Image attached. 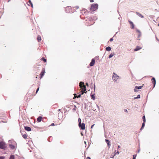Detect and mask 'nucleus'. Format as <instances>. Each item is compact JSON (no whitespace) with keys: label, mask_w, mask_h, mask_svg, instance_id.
Masks as SVG:
<instances>
[{"label":"nucleus","mask_w":159,"mask_h":159,"mask_svg":"<svg viewBox=\"0 0 159 159\" xmlns=\"http://www.w3.org/2000/svg\"><path fill=\"white\" fill-rule=\"evenodd\" d=\"M25 130L28 131H30L31 130V128L30 127L28 126L25 127Z\"/></svg>","instance_id":"obj_11"},{"label":"nucleus","mask_w":159,"mask_h":159,"mask_svg":"<svg viewBox=\"0 0 159 159\" xmlns=\"http://www.w3.org/2000/svg\"><path fill=\"white\" fill-rule=\"evenodd\" d=\"M94 2L93 0H90V2Z\"/></svg>","instance_id":"obj_41"},{"label":"nucleus","mask_w":159,"mask_h":159,"mask_svg":"<svg viewBox=\"0 0 159 159\" xmlns=\"http://www.w3.org/2000/svg\"><path fill=\"white\" fill-rule=\"evenodd\" d=\"M81 134H82V135H83V134H82V133H81Z\"/></svg>","instance_id":"obj_51"},{"label":"nucleus","mask_w":159,"mask_h":159,"mask_svg":"<svg viewBox=\"0 0 159 159\" xmlns=\"http://www.w3.org/2000/svg\"><path fill=\"white\" fill-rule=\"evenodd\" d=\"M39 88H38L37 89V90H36V93H37L38 92V91L39 90Z\"/></svg>","instance_id":"obj_35"},{"label":"nucleus","mask_w":159,"mask_h":159,"mask_svg":"<svg viewBox=\"0 0 159 159\" xmlns=\"http://www.w3.org/2000/svg\"><path fill=\"white\" fill-rule=\"evenodd\" d=\"M4 157L0 156V159H4Z\"/></svg>","instance_id":"obj_31"},{"label":"nucleus","mask_w":159,"mask_h":159,"mask_svg":"<svg viewBox=\"0 0 159 159\" xmlns=\"http://www.w3.org/2000/svg\"><path fill=\"white\" fill-rule=\"evenodd\" d=\"M137 14L139 16L141 17H143V15H142L141 14L137 12Z\"/></svg>","instance_id":"obj_23"},{"label":"nucleus","mask_w":159,"mask_h":159,"mask_svg":"<svg viewBox=\"0 0 159 159\" xmlns=\"http://www.w3.org/2000/svg\"><path fill=\"white\" fill-rule=\"evenodd\" d=\"M87 159H89V157H87V158H86Z\"/></svg>","instance_id":"obj_43"},{"label":"nucleus","mask_w":159,"mask_h":159,"mask_svg":"<svg viewBox=\"0 0 159 159\" xmlns=\"http://www.w3.org/2000/svg\"><path fill=\"white\" fill-rule=\"evenodd\" d=\"M60 111V109H58V111Z\"/></svg>","instance_id":"obj_47"},{"label":"nucleus","mask_w":159,"mask_h":159,"mask_svg":"<svg viewBox=\"0 0 159 159\" xmlns=\"http://www.w3.org/2000/svg\"><path fill=\"white\" fill-rule=\"evenodd\" d=\"M11 140H9V142H10V141H11Z\"/></svg>","instance_id":"obj_52"},{"label":"nucleus","mask_w":159,"mask_h":159,"mask_svg":"<svg viewBox=\"0 0 159 159\" xmlns=\"http://www.w3.org/2000/svg\"><path fill=\"white\" fill-rule=\"evenodd\" d=\"M94 125H93L91 126V128H92V129L93 128V126H94Z\"/></svg>","instance_id":"obj_39"},{"label":"nucleus","mask_w":159,"mask_h":159,"mask_svg":"<svg viewBox=\"0 0 159 159\" xmlns=\"http://www.w3.org/2000/svg\"><path fill=\"white\" fill-rule=\"evenodd\" d=\"M6 148L5 144L3 142H0V148L5 149Z\"/></svg>","instance_id":"obj_4"},{"label":"nucleus","mask_w":159,"mask_h":159,"mask_svg":"<svg viewBox=\"0 0 159 159\" xmlns=\"http://www.w3.org/2000/svg\"><path fill=\"white\" fill-rule=\"evenodd\" d=\"M42 117L41 116L39 117L37 119V120L38 122H40L41 121Z\"/></svg>","instance_id":"obj_16"},{"label":"nucleus","mask_w":159,"mask_h":159,"mask_svg":"<svg viewBox=\"0 0 159 159\" xmlns=\"http://www.w3.org/2000/svg\"><path fill=\"white\" fill-rule=\"evenodd\" d=\"M113 40V38H111V39H110V41H112Z\"/></svg>","instance_id":"obj_36"},{"label":"nucleus","mask_w":159,"mask_h":159,"mask_svg":"<svg viewBox=\"0 0 159 159\" xmlns=\"http://www.w3.org/2000/svg\"><path fill=\"white\" fill-rule=\"evenodd\" d=\"M124 111H125V112H128V111H127V110H126V109H125L124 110Z\"/></svg>","instance_id":"obj_37"},{"label":"nucleus","mask_w":159,"mask_h":159,"mask_svg":"<svg viewBox=\"0 0 159 159\" xmlns=\"http://www.w3.org/2000/svg\"><path fill=\"white\" fill-rule=\"evenodd\" d=\"M41 60H43L44 62H45L46 61V60L44 58V57H42L41 58Z\"/></svg>","instance_id":"obj_27"},{"label":"nucleus","mask_w":159,"mask_h":159,"mask_svg":"<svg viewBox=\"0 0 159 159\" xmlns=\"http://www.w3.org/2000/svg\"><path fill=\"white\" fill-rule=\"evenodd\" d=\"M10 0H8V2H10Z\"/></svg>","instance_id":"obj_48"},{"label":"nucleus","mask_w":159,"mask_h":159,"mask_svg":"<svg viewBox=\"0 0 159 159\" xmlns=\"http://www.w3.org/2000/svg\"><path fill=\"white\" fill-rule=\"evenodd\" d=\"M105 141L108 145V147L109 148H110L111 145H110V144H109V143L110 142L107 139H105Z\"/></svg>","instance_id":"obj_13"},{"label":"nucleus","mask_w":159,"mask_h":159,"mask_svg":"<svg viewBox=\"0 0 159 159\" xmlns=\"http://www.w3.org/2000/svg\"><path fill=\"white\" fill-rule=\"evenodd\" d=\"M83 12L84 13H87V12H87V10H86V9H84V10H83V11H82V12Z\"/></svg>","instance_id":"obj_28"},{"label":"nucleus","mask_w":159,"mask_h":159,"mask_svg":"<svg viewBox=\"0 0 159 159\" xmlns=\"http://www.w3.org/2000/svg\"><path fill=\"white\" fill-rule=\"evenodd\" d=\"M79 127L82 129H85V125L84 123H81L80 125L78 124Z\"/></svg>","instance_id":"obj_6"},{"label":"nucleus","mask_w":159,"mask_h":159,"mask_svg":"<svg viewBox=\"0 0 159 159\" xmlns=\"http://www.w3.org/2000/svg\"><path fill=\"white\" fill-rule=\"evenodd\" d=\"M143 85L141 86H139V87L136 86L134 89V91L135 92H138V90L141 89L143 87Z\"/></svg>","instance_id":"obj_7"},{"label":"nucleus","mask_w":159,"mask_h":159,"mask_svg":"<svg viewBox=\"0 0 159 159\" xmlns=\"http://www.w3.org/2000/svg\"><path fill=\"white\" fill-rule=\"evenodd\" d=\"M116 153H117L118 154H119V152H117Z\"/></svg>","instance_id":"obj_46"},{"label":"nucleus","mask_w":159,"mask_h":159,"mask_svg":"<svg viewBox=\"0 0 159 159\" xmlns=\"http://www.w3.org/2000/svg\"><path fill=\"white\" fill-rule=\"evenodd\" d=\"M29 3L30 4H31V3H32L30 0H29Z\"/></svg>","instance_id":"obj_33"},{"label":"nucleus","mask_w":159,"mask_h":159,"mask_svg":"<svg viewBox=\"0 0 159 159\" xmlns=\"http://www.w3.org/2000/svg\"><path fill=\"white\" fill-rule=\"evenodd\" d=\"M111 48L110 47H107L106 48V50L107 51H110L111 50Z\"/></svg>","instance_id":"obj_18"},{"label":"nucleus","mask_w":159,"mask_h":159,"mask_svg":"<svg viewBox=\"0 0 159 159\" xmlns=\"http://www.w3.org/2000/svg\"><path fill=\"white\" fill-rule=\"evenodd\" d=\"M128 22L130 24L131 26V28L132 29H134V24H133V22H132L131 21L129 20H128Z\"/></svg>","instance_id":"obj_10"},{"label":"nucleus","mask_w":159,"mask_h":159,"mask_svg":"<svg viewBox=\"0 0 159 159\" xmlns=\"http://www.w3.org/2000/svg\"><path fill=\"white\" fill-rule=\"evenodd\" d=\"M30 5L31 6V7L33 8V4L32 3H31V4H30Z\"/></svg>","instance_id":"obj_38"},{"label":"nucleus","mask_w":159,"mask_h":159,"mask_svg":"<svg viewBox=\"0 0 159 159\" xmlns=\"http://www.w3.org/2000/svg\"><path fill=\"white\" fill-rule=\"evenodd\" d=\"M52 137H50V138H49L48 139V141H49L50 142V140H49L50 139H52Z\"/></svg>","instance_id":"obj_40"},{"label":"nucleus","mask_w":159,"mask_h":159,"mask_svg":"<svg viewBox=\"0 0 159 159\" xmlns=\"http://www.w3.org/2000/svg\"><path fill=\"white\" fill-rule=\"evenodd\" d=\"M75 7H76V9H78L79 8V7L78 6H76Z\"/></svg>","instance_id":"obj_42"},{"label":"nucleus","mask_w":159,"mask_h":159,"mask_svg":"<svg viewBox=\"0 0 159 159\" xmlns=\"http://www.w3.org/2000/svg\"><path fill=\"white\" fill-rule=\"evenodd\" d=\"M95 58L96 57L92 59L91 62L90 63V66H93L94 65L95 62Z\"/></svg>","instance_id":"obj_8"},{"label":"nucleus","mask_w":159,"mask_h":159,"mask_svg":"<svg viewBox=\"0 0 159 159\" xmlns=\"http://www.w3.org/2000/svg\"><path fill=\"white\" fill-rule=\"evenodd\" d=\"M119 78V76L116 74L115 73H113V74L112 79L116 81Z\"/></svg>","instance_id":"obj_5"},{"label":"nucleus","mask_w":159,"mask_h":159,"mask_svg":"<svg viewBox=\"0 0 159 159\" xmlns=\"http://www.w3.org/2000/svg\"><path fill=\"white\" fill-rule=\"evenodd\" d=\"M79 86L80 88L81 89V92L82 93L81 94H80L78 95H76V94L75 95V98H80L81 96V94H83L84 93H86V86L84 84V83L82 82H80V83Z\"/></svg>","instance_id":"obj_1"},{"label":"nucleus","mask_w":159,"mask_h":159,"mask_svg":"<svg viewBox=\"0 0 159 159\" xmlns=\"http://www.w3.org/2000/svg\"><path fill=\"white\" fill-rule=\"evenodd\" d=\"M137 32L139 33V37L140 36H141V32L139 30H137Z\"/></svg>","instance_id":"obj_30"},{"label":"nucleus","mask_w":159,"mask_h":159,"mask_svg":"<svg viewBox=\"0 0 159 159\" xmlns=\"http://www.w3.org/2000/svg\"><path fill=\"white\" fill-rule=\"evenodd\" d=\"M140 95H137V97L136 98H134L135 99H137V98H140Z\"/></svg>","instance_id":"obj_29"},{"label":"nucleus","mask_w":159,"mask_h":159,"mask_svg":"<svg viewBox=\"0 0 159 159\" xmlns=\"http://www.w3.org/2000/svg\"><path fill=\"white\" fill-rule=\"evenodd\" d=\"M141 48L139 47V46H137L136 48L134 49V50L135 51H137Z\"/></svg>","instance_id":"obj_15"},{"label":"nucleus","mask_w":159,"mask_h":159,"mask_svg":"<svg viewBox=\"0 0 159 159\" xmlns=\"http://www.w3.org/2000/svg\"><path fill=\"white\" fill-rule=\"evenodd\" d=\"M23 137L25 139H26L27 138V135L26 134H24L23 136Z\"/></svg>","instance_id":"obj_26"},{"label":"nucleus","mask_w":159,"mask_h":159,"mask_svg":"<svg viewBox=\"0 0 159 159\" xmlns=\"http://www.w3.org/2000/svg\"><path fill=\"white\" fill-rule=\"evenodd\" d=\"M87 25L88 26L89 25V24H87Z\"/></svg>","instance_id":"obj_50"},{"label":"nucleus","mask_w":159,"mask_h":159,"mask_svg":"<svg viewBox=\"0 0 159 159\" xmlns=\"http://www.w3.org/2000/svg\"><path fill=\"white\" fill-rule=\"evenodd\" d=\"M37 40H38L39 42V41L41 40V37L39 35L37 37Z\"/></svg>","instance_id":"obj_17"},{"label":"nucleus","mask_w":159,"mask_h":159,"mask_svg":"<svg viewBox=\"0 0 159 159\" xmlns=\"http://www.w3.org/2000/svg\"><path fill=\"white\" fill-rule=\"evenodd\" d=\"M115 155V154L114 155H111L110 157L111 158H113L114 157V156Z\"/></svg>","instance_id":"obj_32"},{"label":"nucleus","mask_w":159,"mask_h":159,"mask_svg":"<svg viewBox=\"0 0 159 159\" xmlns=\"http://www.w3.org/2000/svg\"><path fill=\"white\" fill-rule=\"evenodd\" d=\"M84 143L85 144H86V142L85 141L84 142Z\"/></svg>","instance_id":"obj_49"},{"label":"nucleus","mask_w":159,"mask_h":159,"mask_svg":"<svg viewBox=\"0 0 159 159\" xmlns=\"http://www.w3.org/2000/svg\"><path fill=\"white\" fill-rule=\"evenodd\" d=\"M151 81H152V82L153 84V87H154L155 86L156 84V80L154 78H153L152 80Z\"/></svg>","instance_id":"obj_9"},{"label":"nucleus","mask_w":159,"mask_h":159,"mask_svg":"<svg viewBox=\"0 0 159 159\" xmlns=\"http://www.w3.org/2000/svg\"><path fill=\"white\" fill-rule=\"evenodd\" d=\"M86 84L88 86V83H86Z\"/></svg>","instance_id":"obj_44"},{"label":"nucleus","mask_w":159,"mask_h":159,"mask_svg":"<svg viewBox=\"0 0 159 159\" xmlns=\"http://www.w3.org/2000/svg\"><path fill=\"white\" fill-rule=\"evenodd\" d=\"M114 55V53H111L110 55L109 56V58H110L111 57H112Z\"/></svg>","instance_id":"obj_19"},{"label":"nucleus","mask_w":159,"mask_h":159,"mask_svg":"<svg viewBox=\"0 0 159 159\" xmlns=\"http://www.w3.org/2000/svg\"><path fill=\"white\" fill-rule=\"evenodd\" d=\"M44 73H45V71L44 70H42V71L41 73V74H40L41 78L43 76V75H44Z\"/></svg>","instance_id":"obj_14"},{"label":"nucleus","mask_w":159,"mask_h":159,"mask_svg":"<svg viewBox=\"0 0 159 159\" xmlns=\"http://www.w3.org/2000/svg\"><path fill=\"white\" fill-rule=\"evenodd\" d=\"M9 147L12 149H14L15 148V145H12L11 144H10L9 145Z\"/></svg>","instance_id":"obj_12"},{"label":"nucleus","mask_w":159,"mask_h":159,"mask_svg":"<svg viewBox=\"0 0 159 159\" xmlns=\"http://www.w3.org/2000/svg\"><path fill=\"white\" fill-rule=\"evenodd\" d=\"M54 125V124L53 123H52L51 125H50V126H53Z\"/></svg>","instance_id":"obj_34"},{"label":"nucleus","mask_w":159,"mask_h":159,"mask_svg":"<svg viewBox=\"0 0 159 159\" xmlns=\"http://www.w3.org/2000/svg\"><path fill=\"white\" fill-rule=\"evenodd\" d=\"M65 11L67 13H71L73 12L74 11L72 10L71 7H67L65 9Z\"/></svg>","instance_id":"obj_3"},{"label":"nucleus","mask_w":159,"mask_h":159,"mask_svg":"<svg viewBox=\"0 0 159 159\" xmlns=\"http://www.w3.org/2000/svg\"><path fill=\"white\" fill-rule=\"evenodd\" d=\"M91 98L93 100H94L95 99V96L93 94H92L91 95Z\"/></svg>","instance_id":"obj_25"},{"label":"nucleus","mask_w":159,"mask_h":159,"mask_svg":"<svg viewBox=\"0 0 159 159\" xmlns=\"http://www.w3.org/2000/svg\"><path fill=\"white\" fill-rule=\"evenodd\" d=\"M9 159H14V156L12 155H11Z\"/></svg>","instance_id":"obj_21"},{"label":"nucleus","mask_w":159,"mask_h":159,"mask_svg":"<svg viewBox=\"0 0 159 159\" xmlns=\"http://www.w3.org/2000/svg\"><path fill=\"white\" fill-rule=\"evenodd\" d=\"M142 119L143 120V121L144 122H145L146 121V120H145V117L144 116H143Z\"/></svg>","instance_id":"obj_24"},{"label":"nucleus","mask_w":159,"mask_h":159,"mask_svg":"<svg viewBox=\"0 0 159 159\" xmlns=\"http://www.w3.org/2000/svg\"><path fill=\"white\" fill-rule=\"evenodd\" d=\"M78 122L79 123V124L80 125V124L81 123V120L80 118H79L78 120Z\"/></svg>","instance_id":"obj_20"},{"label":"nucleus","mask_w":159,"mask_h":159,"mask_svg":"<svg viewBox=\"0 0 159 159\" xmlns=\"http://www.w3.org/2000/svg\"><path fill=\"white\" fill-rule=\"evenodd\" d=\"M145 122H143V123L142 124V127L140 129L141 130L142 129L144 128V126L145 125Z\"/></svg>","instance_id":"obj_22"},{"label":"nucleus","mask_w":159,"mask_h":159,"mask_svg":"<svg viewBox=\"0 0 159 159\" xmlns=\"http://www.w3.org/2000/svg\"><path fill=\"white\" fill-rule=\"evenodd\" d=\"M118 148H120V146H119H119H118Z\"/></svg>","instance_id":"obj_45"},{"label":"nucleus","mask_w":159,"mask_h":159,"mask_svg":"<svg viewBox=\"0 0 159 159\" xmlns=\"http://www.w3.org/2000/svg\"><path fill=\"white\" fill-rule=\"evenodd\" d=\"M98 5L97 4H93L91 6L90 10L92 11H94L98 9Z\"/></svg>","instance_id":"obj_2"}]
</instances>
